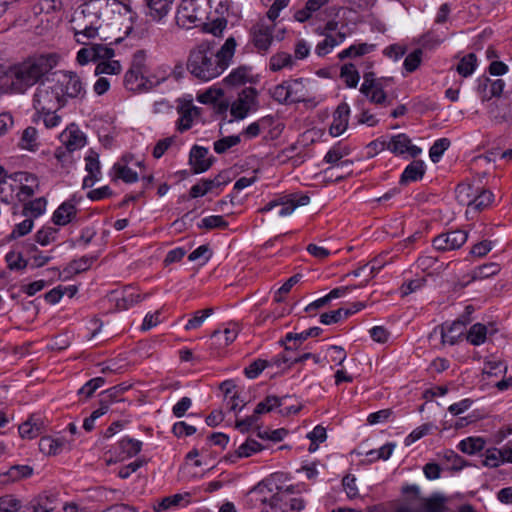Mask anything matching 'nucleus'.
<instances>
[{
	"label": "nucleus",
	"instance_id": "4",
	"mask_svg": "<svg viewBox=\"0 0 512 512\" xmlns=\"http://www.w3.org/2000/svg\"><path fill=\"white\" fill-rule=\"evenodd\" d=\"M59 56L51 53L30 58L10 71L11 85L15 92L23 93L57 66Z\"/></svg>",
	"mask_w": 512,
	"mask_h": 512
},
{
	"label": "nucleus",
	"instance_id": "31",
	"mask_svg": "<svg viewBox=\"0 0 512 512\" xmlns=\"http://www.w3.org/2000/svg\"><path fill=\"white\" fill-rule=\"evenodd\" d=\"M19 147L23 150L35 152L39 148L38 132L35 127L29 126L23 130L19 141Z\"/></svg>",
	"mask_w": 512,
	"mask_h": 512
},
{
	"label": "nucleus",
	"instance_id": "11",
	"mask_svg": "<svg viewBox=\"0 0 512 512\" xmlns=\"http://www.w3.org/2000/svg\"><path fill=\"white\" fill-rule=\"evenodd\" d=\"M309 202L310 197L306 194H292L289 197H281L277 200L268 202L263 208L260 209V211L265 213L273 210L275 207L280 206L278 215L280 217H284L292 214L297 207L305 206Z\"/></svg>",
	"mask_w": 512,
	"mask_h": 512
},
{
	"label": "nucleus",
	"instance_id": "62",
	"mask_svg": "<svg viewBox=\"0 0 512 512\" xmlns=\"http://www.w3.org/2000/svg\"><path fill=\"white\" fill-rule=\"evenodd\" d=\"M120 447L128 456H134L141 451L142 442L132 438H123Z\"/></svg>",
	"mask_w": 512,
	"mask_h": 512
},
{
	"label": "nucleus",
	"instance_id": "44",
	"mask_svg": "<svg viewBox=\"0 0 512 512\" xmlns=\"http://www.w3.org/2000/svg\"><path fill=\"white\" fill-rule=\"evenodd\" d=\"M121 64L117 60H105L98 62L95 68V75L100 76L102 74L106 75H117L121 72Z\"/></svg>",
	"mask_w": 512,
	"mask_h": 512
},
{
	"label": "nucleus",
	"instance_id": "63",
	"mask_svg": "<svg viewBox=\"0 0 512 512\" xmlns=\"http://www.w3.org/2000/svg\"><path fill=\"white\" fill-rule=\"evenodd\" d=\"M267 366H269V361L257 359L245 368L244 373L247 378L255 379Z\"/></svg>",
	"mask_w": 512,
	"mask_h": 512
},
{
	"label": "nucleus",
	"instance_id": "24",
	"mask_svg": "<svg viewBox=\"0 0 512 512\" xmlns=\"http://www.w3.org/2000/svg\"><path fill=\"white\" fill-rule=\"evenodd\" d=\"M190 503V493L174 494L164 497L153 506L155 512H163L175 506H187Z\"/></svg>",
	"mask_w": 512,
	"mask_h": 512
},
{
	"label": "nucleus",
	"instance_id": "3",
	"mask_svg": "<svg viewBox=\"0 0 512 512\" xmlns=\"http://www.w3.org/2000/svg\"><path fill=\"white\" fill-rule=\"evenodd\" d=\"M37 104L42 109H61L69 101H83L87 91L81 77L74 71L60 70L51 82L36 89Z\"/></svg>",
	"mask_w": 512,
	"mask_h": 512
},
{
	"label": "nucleus",
	"instance_id": "6",
	"mask_svg": "<svg viewBox=\"0 0 512 512\" xmlns=\"http://www.w3.org/2000/svg\"><path fill=\"white\" fill-rule=\"evenodd\" d=\"M307 83L304 78L283 81L272 89L271 96L280 104L305 102L311 96Z\"/></svg>",
	"mask_w": 512,
	"mask_h": 512
},
{
	"label": "nucleus",
	"instance_id": "13",
	"mask_svg": "<svg viewBox=\"0 0 512 512\" xmlns=\"http://www.w3.org/2000/svg\"><path fill=\"white\" fill-rule=\"evenodd\" d=\"M468 239L464 230H453L442 233L433 239V247L438 251L459 249Z\"/></svg>",
	"mask_w": 512,
	"mask_h": 512
},
{
	"label": "nucleus",
	"instance_id": "33",
	"mask_svg": "<svg viewBox=\"0 0 512 512\" xmlns=\"http://www.w3.org/2000/svg\"><path fill=\"white\" fill-rule=\"evenodd\" d=\"M488 336V327L482 323L473 324L466 335L467 341L473 346H480L485 343Z\"/></svg>",
	"mask_w": 512,
	"mask_h": 512
},
{
	"label": "nucleus",
	"instance_id": "47",
	"mask_svg": "<svg viewBox=\"0 0 512 512\" xmlns=\"http://www.w3.org/2000/svg\"><path fill=\"white\" fill-rule=\"evenodd\" d=\"M340 74L348 87H350V88L357 87L360 76L353 64L349 63V64L343 65L341 68Z\"/></svg>",
	"mask_w": 512,
	"mask_h": 512
},
{
	"label": "nucleus",
	"instance_id": "53",
	"mask_svg": "<svg viewBox=\"0 0 512 512\" xmlns=\"http://www.w3.org/2000/svg\"><path fill=\"white\" fill-rule=\"evenodd\" d=\"M281 405V400L277 396L269 395L263 401L259 402L255 407V414L260 416L264 413L272 411Z\"/></svg>",
	"mask_w": 512,
	"mask_h": 512
},
{
	"label": "nucleus",
	"instance_id": "17",
	"mask_svg": "<svg viewBox=\"0 0 512 512\" xmlns=\"http://www.w3.org/2000/svg\"><path fill=\"white\" fill-rule=\"evenodd\" d=\"M62 144L69 152L76 151L86 144L84 133L75 125H69L60 135Z\"/></svg>",
	"mask_w": 512,
	"mask_h": 512
},
{
	"label": "nucleus",
	"instance_id": "15",
	"mask_svg": "<svg viewBox=\"0 0 512 512\" xmlns=\"http://www.w3.org/2000/svg\"><path fill=\"white\" fill-rule=\"evenodd\" d=\"M273 26L267 25L264 20L257 22L251 29V36L254 46L266 52L273 42Z\"/></svg>",
	"mask_w": 512,
	"mask_h": 512
},
{
	"label": "nucleus",
	"instance_id": "27",
	"mask_svg": "<svg viewBox=\"0 0 512 512\" xmlns=\"http://www.w3.org/2000/svg\"><path fill=\"white\" fill-rule=\"evenodd\" d=\"M144 297L141 296L136 288L126 286L121 293V297L117 299L116 304L119 309L127 310L142 301Z\"/></svg>",
	"mask_w": 512,
	"mask_h": 512
},
{
	"label": "nucleus",
	"instance_id": "61",
	"mask_svg": "<svg viewBox=\"0 0 512 512\" xmlns=\"http://www.w3.org/2000/svg\"><path fill=\"white\" fill-rule=\"evenodd\" d=\"M57 234V229L52 227H43L39 231H37L35 237L36 241L42 245L46 246L51 242L55 241Z\"/></svg>",
	"mask_w": 512,
	"mask_h": 512
},
{
	"label": "nucleus",
	"instance_id": "30",
	"mask_svg": "<svg viewBox=\"0 0 512 512\" xmlns=\"http://www.w3.org/2000/svg\"><path fill=\"white\" fill-rule=\"evenodd\" d=\"M176 24L182 29L192 28V0H182L177 13Z\"/></svg>",
	"mask_w": 512,
	"mask_h": 512
},
{
	"label": "nucleus",
	"instance_id": "2",
	"mask_svg": "<svg viewBox=\"0 0 512 512\" xmlns=\"http://www.w3.org/2000/svg\"><path fill=\"white\" fill-rule=\"evenodd\" d=\"M122 10L130 12V8L118 0H88L80 5L72 14L70 23L75 40L82 45L98 36L103 24L108 22L115 13Z\"/></svg>",
	"mask_w": 512,
	"mask_h": 512
},
{
	"label": "nucleus",
	"instance_id": "64",
	"mask_svg": "<svg viewBox=\"0 0 512 512\" xmlns=\"http://www.w3.org/2000/svg\"><path fill=\"white\" fill-rule=\"evenodd\" d=\"M213 251L209 244H203L194 249V262H198V266L205 265L212 257Z\"/></svg>",
	"mask_w": 512,
	"mask_h": 512
},
{
	"label": "nucleus",
	"instance_id": "41",
	"mask_svg": "<svg viewBox=\"0 0 512 512\" xmlns=\"http://www.w3.org/2000/svg\"><path fill=\"white\" fill-rule=\"evenodd\" d=\"M476 67L477 57L474 53H469L460 59L456 70L461 76L468 77L473 74Z\"/></svg>",
	"mask_w": 512,
	"mask_h": 512
},
{
	"label": "nucleus",
	"instance_id": "59",
	"mask_svg": "<svg viewBox=\"0 0 512 512\" xmlns=\"http://www.w3.org/2000/svg\"><path fill=\"white\" fill-rule=\"evenodd\" d=\"M93 261V257L83 256L70 262L67 269L70 273L78 274L88 270L91 267Z\"/></svg>",
	"mask_w": 512,
	"mask_h": 512
},
{
	"label": "nucleus",
	"instance_id": "50",
	"mask_svg": "<svg viewBox=\"0 0 512 512\" xmlns=\"http://www.w3.org/2000/svg\"><path fill=\"white\" fill-rule=\"evenodd\" d=\"M503 463L501 449L490 448L483 454L482 464L486 467L496 468Z\"/></svg>",
	"mask_w": 512,
	"mask_h": 512
},
{
	"label": "nucleus",
	"instance_id": "14",
	"mask_svg": "<svg viewBox=\"0 0 512 512\" xmlns=\"http://www.w3.org/2000/svg\"><path fill=\"white\" fill-rule=\"evenodd\" d=\"M388 145V151L397 156L407 153L412 158H415L422 152L420 147L412 144L410 137L405 133L390 137Z\"/></svg>",
	"mask_w": 512,
	"mask_h": 512
},
{
	"label": "nucleus",
	"instance_id": "35",
	"mask_svg": "<svg viewBox=\"0 0 512 512\" xmlns=\"http://www.w3.org/2000/svg\"><path fill=\"white\" fill-rule=\"evenodd\" d=\"M228 225V222L221 215H209L202 218L197 223V227L203 231H211L214 229H226L228 228Z\"/></svg>",
	"mask_w": 512,
	"mask_h": 512
},
{
	"label": "nucleus",
	"instance_id": "37",
	"mask_svg": "<svg viewBox=\"0 0 512 512\" xmlns=\"http://www.w3.org/2000/svg\"><path fill=\"white\" fill-rule=\"evenodd\" d=\"M150 10V15L160 20L166 16L170 10V5L174 0H145Z\"/></svg>",
	"mask_w": 512,
	"mask_h": 512
},
{
	"label": "nucleus",
	"instance_id": "7",
	"mask_svg": "<svg viewBox=\"0 0 512 512\" xmlns=\"http://www.w3.org/2000/svg\"><path fill=\"white\" fill-rule=\"evenodd\" d=\"M266 486L262 484H258L251 491L252 494L257 501L262 502L265 505V512H290L289 505L291 495L294 494V487L289 486L285 489H280L277 493H275L267 503V499L265 496Z\"/></svg>",
	"mask_w": 512,
	"mask_h": 512
},
{
	"label": "nucleus",
	"instance_id": "21",
	"mask_svg": "<svg viewBox=\"0 0 512 512\" xmlns=\"http://www.w3.org/2000/svg\"><path fill=\"white\" fill-rule=\"evenodd\" d=\"M178 103L177 110L180 117L177 122V129L183 132L192 127V101L183 97L178 99Z\"/></svg>",
	"mask_w": 512,
	"mask_h": 512
},
{
	"label": "nucleus",
	"instance_id": "25",
	"mask_svg": "<svg viewBox=\"0 0 512 512\" xmlns=\"http://www.w3.org/2000/svg\"><path fill=\"white\" fill-rule=\"evenodd\" d=\"M111 180L116 182L122 180L125 183L131 184L138 181L137 172L133 171L127 165L115 163L110 171Z\"/></svg>",
	"mask_w": 512,
	"mask_h": 512
},
{
	"label": "nucleus",
	"instance_id": "8",
	"mask_svg": "<svg viewBox=\"0 0 512 512\" xmlns=\"http://www.w3.org/2000/svg\"><path fill=\"white\" fill-rule=\"evenodd\" d=\"M259 109L258 92L253 87L244 88L230 104V114L235 120H243Z\"/></svg>",
	"mask_w": 512,
	"mask_h": 512
},
{
	"label": "nucleus",
	"instance_id": "55",
	"mask_svg": "<svg viewBox=\"0 0 512 512\" xmlns=\"http://www.w3.org/2000/svg\"><path fill=\"white\" fill-rule=\"evenodd\" d=\"M19 434L22 438L33 439L40 434V426L33 422L32 418L22 423L19 426Z\"/></svg>",
	"mask_w": 512,
	"mask_h": 512
},
{
	"label": "nucleus",
	"instance_id": "19",
	"mask_svg": "<svg viewBox=\"0 0 512 512\" xmlns=\"http://www.w3.org/2000/svg\"><path fill=\"white\" fill-rule=\"evenodd\" d=\"M77 208L71 201L63 202L53 213L52 221L55 225L65 226L76 217Z\"/></svg>",
	"mask_w": 512,
	"mask_h": 512
},
{
	"label": "nucleus",
	"instance_id": "48",
	"mask_svg": "<svg viewBox=\"0 0 512 512\" xmlns=\"http://www.w3.org/2000/svg\"><path fill=\"white\" fill-rule=\"evenodd\" d=\"M374 48V45H369L367 43H361L358 45H351L347 49L341 51L338 57L343 60L348 57L362 56L369 53Z\"/></svg>",
	"mask_w": 512,
	"mask_h": 512
},
{
	"label": "nucleus",
	"instance_id": "22",
	"mask_svg": "<svg viewBox=\"0 0 512 512\" xmlns=\"http://www.w3.org/2000/svg\"><path fill=\"white\" fill-rule=\"evenodd\" d=\"M239 333V328L236 324H229L223 331H213L211 337L217 348H224L235 341Z\"/></svg>",
	"mask_w": 512,
	"mask_h": 512
},
{
	"label": "nucleus",
	"instance_id": "1",
	"mask_svg": "<svg viewBox=\"0 0 512 512\" xmlns=\"http://www.w3.org/2000/svg\"><path fill=\"white\" fill-rule=\"evenodd\" d=\"M197 21V16H194V28L199 29L202 35L209 34L212 38L222 37L227 25L224 18H216L210 23L196 24ZM197 40L201 41V44L198 45L196 59H194V77L202 81H210L222 74L230 65L235 53L236 41L233 37H229L214 53L216 45L214 39L203 37Z\"/></svg>",
	"mask_w": 512,
	"mask_h": 512
},
{
	"label": "nucleus",
	"instance_id": "28",
	"mask_svg": "<svg viewBox=\"0 0 512 512\" xmlns=\"http://www.w3.org/2000/svg\"><path fill=\"white\" fill-rule=\"evenodd\" d=\"M23 203V215L29 218H38L46 211L47 200L45 197H38L33 200H27Z\"/></svg>",
	"mask_w": 512,
	"mask_h": 512
},
{
	"label": "nucleus",
	"instance_id": "39",
	"mask_svg": "<svg viewBox=\"0 0 512 512\" xmlns=\"http://www.w3.org/2000/svg\"><path fill=\"white\" fill-rule=\"evenodd\" d=\"M500 265L494 262L486 263L474 268L471 272L472 280H483L500 272Z\"/></svg>",
	"mask_w": 512,
	"mask_h": 512
},
{
	"label": "nucleus",
	"instance_id": "45",
	"mask_svg": "<svg viewBox=\"0 0 512 512\" xmlns=\"http://www.w3.org/2000/svg\"><path fill=\"white\" fill-rule=\"evenodd\" d=\"M450 140L448 138H440L436 140L429 150V157L433 163L440 161L444 152L450 147Z\"/></svg>",
	"mask_w": 512,
	"mask_h": 512
},
{
	"label": "nucleus",
	"instance_id": "58",
	"mask_svg": "<svg viewBox=\"0 0 512 512\" xmlns=\"http://www.w3.org/2000/svg\"><path fill=\"white\" fill-rule=\"evenodd\" d=\"M262 445L256 440L248 439L237 449L238 457H249L252 454L262 450Z\"/></svg>",
	"mask_w": 512,
	"mask_h": 512
},
{
	"label": "nucleus",
	"instance_id": "54",
	"mask_svg": "<svg viewBox=\"0 0 512 512\" xmlns=\"http://www.w3.org/2000/svg\"><path fill=\"white\" fill-rule=\"evenodd\" d=\"M494 200V195L489 190H482L481 192H477L474 197V201L472 204V209L481 211L487 208Z\"/></svg>",
	"mask_w": 512,
	"mask_h": 512
},
{
	"label": "nucleus",
	"instance_id": "46",
	"mask_svg": "<svg viewBox=\"0 0 512 512\" xmlns=\"http://www.w3.org/2000/svg\"><path fill=\"white\" fill-rule=\"evenodd\" d=\"M508 367L501 360H487L484 362L483 373L487 376H499L507 373Z\"/></svg>",
	"mask_w": 512,
	"mask_h": 512
},
{
	"label": "nucleus",
	"instance_id": "18",
	"mask_svg": "<svg viewBox=\"0 0 512 512\" xmlns=\"http://www.w3.org/2000/svg\"><path fill=\"white\" fill-rule=\"evenodd\" d=\"M350 108L347 103H341L333 114V121L330 126L329 132L333 137L342 135L347 127L349 121Z\"/></svg>",
	"mask_w": 512,
	"mask_h": 512
},
{
	"label": "nucleus",
	"instance_id": "36",
	"mask_svg": "<svg viewBox=\"0 0 512 512\" xmlns=\"http://www.w3.org/2000/svg\"><path fill=\"white\" fill-rule=\"evenodd\" d=\"M33 107L38 113L43 115V122L47 128H54L61 122V117L56 114L59 109L46 110L40 108V106L37 104V92H35L33 97Z\"/></svg>",
	"mask_w": 512,
	"mask_h": 512
},
{
	"label": "nucleus",
	"instance_id": "29",
	"mask_svg": "<svg viewBox=\"0 0 512 512\" xmlns=\"http://www.w3.org/2000/svg\"><path fill=\"white\" fill-rule=\"evenodd\" d=\"M425 173L424 163L421 160L411 162L400 177V184H407L422 179Z\"/></svg>",
	"mask_w": 512,
	"mask_h": 512
},
{
	"label": "nucleus",
	"instance_id": "26",
	"mask_svg": "<svg viewBox=\"0 0 512 512\" xmlns=\"http://www.w3.org/2000/svg\"><path fill=\"white\" fill-rule=\"evenodd\" d=\"M208 149L194 145V174L207 171L213 164V157L208 156Z\"/></svg>",
	"mask_w": 512,
	"mask_h": 512
},
{
	"label": "nucleus",
	"instance_id": "49",
	"mask_svg": "<svg viewBox=\"0 0 512 512\" xmlns=\"http://www.w3.org/2000/svg\"><path fill=\"white\" fill-rule=\"evenodd\" d=\"M250 70L246 67H238L230 72V74L224 79L229 85H241L244 84L249 78Z\"/></svg>",
	"mask_w": 512,
	"mask_h": 512
},
{
	"label": "nucleus",
	"instance_id": "52",
	"mask_svg": "<svg viewBox=\"0 0 512 512\" xmlns=\"http://www.w3.org/2000/svg\"><path fill=\"white\" fill-rule=\"evenodd\" d=\"M241 139L239 135H230L214 142V150L218 154L227 152L230 148L238 145Z\"/></svg>",
	"mask_w": 512,
	"mask_h": 512
},
{
	"label": "nucleus",
	"instance_id": "5",
	"mask_svg": "<svg viewBox=\"0 0 512 512\" xmlns=\"http://www.w3.org/2000/svg\"><path fill=\"white\" fill-rule=\"evenodd\" d=\"M144 54L142 51L135 53L130 69L125 73L123 84L132 92L149 90L164 82L169 73L167 69H159V76H144Z\"/></svg>",
	"mask_w": 512,
	"mask_h": 512
},
{
	"label": "nucleus",
	"instance_id": "38",
	"mask_svg": "<svg viewBox=\"0 0 512 512\" xmlns=\"http://www.w3.org/2000/svg\"><path fill=\"white\" fill-rule=\"evenodd\" d=\"M455 193L456 199L461 205L471 208L477 190L470 184L461 183L456 187Z\"/></svg>",
	"mask_w": 512,
	"mask_h": 512
},
{
	"label": "nucleus",
	"instance_id": "43",
	"mask_svg": "<svg viewBox=\"0 0 512 512\" xmlns=\"http://www.w3.org/2000/svg\"><path fill=\"white\" fill-rule=\"evenodd\" d=\"M485 441L480 437H468L460 441L458 447L466 454H475L484 449Z\"/></svg>",
	"mask_w": 512,
	"mask_h": 512
},
{
	"label": "nucleus",
	"instance_id": "10",
	"mask_svg": "<svg viewBox=\"0 0 512 512\" xmlns=\"http://www.w3.org/2000/svg\"><path fill=\"white\" fill-rule=\"evenodd\" d=\"M9 179L19 185L15 197L19 202L29 200L36 192H38L40 183L38 177L30 172L18 171L9 175Z\"/></svg>",
	"mask_w": 512,
	"mask_h": 512
},
{
	"label": "nucleus",
	"instance_id": "12",
	"mask_svg": "<svg viewBox=\"0 0 512 512\" xmlns=\"http://www.w3.org/2000/svg\"><path fill=\"white\" fill-rule=\"evenodd\" d=\"M465 330V322L461 320H455L453 322H445L440 326L434 328L430 334V338L434 335L439 334L442 345H455L461 339Z\"/></svg>",
	"mask_w": 512,
	"mask_h": 512
},
{
	"label": "nucleus",
	"instance_id": "60",
	"mask_svg": "<svg viewBox=\"0 0 512 512\" xmlns=\"http://www.w3.org/2000/svg\"><path fill=\"white\" fill-rule=\"evenodd\" d=\"M177 142L176 136L160 139L153 148L152 155L154 158H161L165 152Z\"/></svg>",
	"mask_w": 512,
	"mask_h": 512
},
{
	"label": "nucleus",
	"instance_id": "51",
	"mask_svg": "<svg viewBox=\"0 0 512 512\" xmlns=\"http://www.w3.org/2000/svg\"><path fill=\"white\" fill-rule=\"evenodd\" d=\"M105 383V379L103 377H96L88 382H86L79 390L78 395L83 397L84 399L90 398L94 392L102 387Z\"/></svg>",
	"mask_w": 512,
	"mask_h": 512
},
{
	"label": "nucleus",
	"instance_id": "20",
	"mask_svg": "<svg viewBox=\"0 0 512 512\" xmlns=\"http://www.w3.org/2000/svg\"><path fill=\"white\" fill-rule=\"evenodd\" d=\"M33 468L29 465H14L0 473V484L7 485L32 475Z\"/></svg>",
	"mask_w": 512,
	"mask_h": 512
},
{
	"label": "nucleus",
	"instance_id": "32",
	"mask_svg": "<svg viewBox=\"0 0 512 512\" xmlns=\"http://www.w3.org/2000/svg\"><path fill=\"white\" fill-rule=\"evenodd\" d=\"M349 154L347 147H342L340 144L333 146L325 155L324 161L330 164H337V167H348L351 162L348 160L340 161L343 157Z\"/></svg>",
	"mask_w": 512,
	"mask_h": 512
},
{
	"label": "nucleus",
	"instance_id": "16",
	"mask_svg": "<svg viewBox=\"0 0 512 512\" xmlns=\"http://www.w3.org/2000/svg\"><path fill=\"white\" fill-rule=\"evenodd\" d=\"M505 88V82L502 79L490 80L487 77L478 79L477 92L482 101H489L493 97H500Z\"/></svg>",
	"mask_w": 512,
	"mask_h": 512
},
{
	"label": "nucleus",
	"instance_id": "56",
	"mask_svg": "<svg viewBox=\"0 0 512 512\" xmlns=\"http://www.w3.org/2000/svg\"><path fill=\"white\" fill-rule=\"evenodd\" d=\"M422 55L423 51L421 49L409 53L403 63L404 69L409 73L414 72L421 64Z\"/></svg>",
	"mask_w": 512,
	"mask_h": 512
},
{
	"label": "nucleus",
	"instance_id": "23",
	"mask_svg": "<svg viewBox=\"0 0 512 512\" xmlns=\"http://www.w3.org/2000/svg\"><path fill=\"white\" fill-rule=\"evenodd\" d=\"M390 81H385L380 84H376L373 87H369L366 91H360L363 95H365L368 100L376 105L387 106L391 104V101L388 99V96L385 92V88L389 85Z\"/></svg>",
	"mask_w": 512,
	"mask_h": 512
},
{
	"label": "nucleus",
	"instance_id": "34",
	"mask_svg": "<svg viewBox=\"0 0 512 512\" xmlns=\"http://www.w3.org/2000/svg\"><path fill=\"white\" fill-rule=\"evenodd\" d=\"M66 446L63 439L43 437L39 441V449L42 453L48 455H56L60 453Z\"/></svg>",
	"mask_w": 512,
	"mask_h": 512
},
{
	"label": "nucleus",
	"instance_id": "42",
	"mask_svg": "<svg viewBox=\"0 0 512 512\" xmlns=\"http://www.w3.org/2000/svg\"><path fill=\"white\" fill-rule=\"evenodd\" d=\"M446 498L440 494H434L431 497L422 500L424 512H444Z\"/></svg>",
	"mask_w": 512,
	"mask_h": 512
},
{
	"label": "nucleus",
	"instance_id": "9",
	"mask_svg": "<svg viewBox=\"0 0 512 512\" xmlns=\"http://www.w3.org/2000/svg\"><path fill=\"white\" fill-rule=\"evenodd\" d=\"M231 182L227 171H222L214 178H201L194 183V199L206 195L218 196L223 188Z\"/></svg>",
	"mask_w": 512,
	"mask_h": 512
},
{
	"label": "nucleus",
	"instance_id": "40",
	"mask_svg": "<svg viewBox=\"0 0 512 512\" xmlns=\"http://www.w3.org/2000/svg\"><path fill=\"white\" fill-rule=\"evenodd\" d=\"M294 65V60L291 54L286 52H278L271 56L269 61L270 70L273 72H277L286 67H292Z\"/></svg>",
	"mask_w": 512,
	"mask_h": 512
},
{
	"label": "nucleus",
	"instance_id": "57",
	"mask_svg": "<svg viewBox=\"0 0 512 512\" xmlns=\"http://www.w3.org/2000/svg\"><path fill=\"white\" fill-rule=\"evenodd\" d=\"M223 96L221 88L210 87L204 92L197 94V100L203 104H212Z\"/></svg>",
	"mask_w": 512,
	"mask_h": 512
}]
</instances>
